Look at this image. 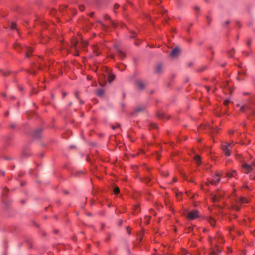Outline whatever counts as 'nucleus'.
<instances>
[{
  "instance_id": "13",
  "label": "nucleus",
  "mask_w": 255,
  "mask_h": 255,
  "mask_svg": "<svg viewBox=\"0 0 255 255\" xmlns=\"http://www.w3.org/2000/svg\"><path fill=\"white\" fill-rule=\"evenodd\" d=\"M77 43H78V41L75 39H73L72 40V42H71V44H72V47L77 51L78 52V47L77 46Z\"/></svg>"
},
{
  "instance_id": "50",
  "label": "nucleus",
  "mask_w": 255,
  "mask_h": 255,
  "mask_svg": "<svg viewBox=\"0 0 255 255\" xmlns=\"http://www.w3.org/2000/svg\"><path fill=\"white\" fill-rule=\"evenodd\" d=\"M80 103L81 104H84V102H83V101H81V100H80Z\"/></svg>"
},
{
  "instance_id": "58",
  "label": "nucleus",
  "mask_w": 255,
  "mask_h": 255,
  "mask_svg": "<svg viewBox=\"0 0 255 255\" xmlns=\"http://www.w3.org/2000/svg\"><path fill=\"white\" fill-rule=\"evenodd\" d=\"M3 194H4V195H6V193H5V190H4V192H3Z\"/></svg>"
},
{
  "instance_id": "54",
  "label": "nucleus",
  "mask_w": 255,
  "mask_h": 255,
  "mask_svg": "<svg viewBox=\"0 0 255 255\" xmlns=\"http://www.w3.org/2000/svg\"><path fill=\"white\" fill-rule=\"evenodd\" d=\"M243 94L245 95H246L249 94V93L247 92V93H244Z\"/></svg>"
},
{
  "instance_id": "34",
  "label": "nucleus",
  "mask_w": 255,
  "mask_h": 255,
  "mask_svg": "<svg viewBox=\"0 0 255 255\" xmlns=\"http://www.w3.org/2000/svg\"><path fill=\"white\" fill-rule=\"evenodd\" d=\"M158 116L159 117H160L161 118H164V114L163 113H160V114H158Z\"/></svg>"
},
{
  "instance_id": "38",
  "label": "nucleus",
  "mask_w": 255,
  "mask_h": 255,
  "mask_svg": "<svg viewBox=\"0 0 255 255\" xmlns=\"http://www.w3.org/2000/svg\"><path fill=\"white\" fill-rule=\"evenodd\" d=\"M119 6H120V5H119V4H118L116 3V4H115V5H114V8H115V9L118 8H119Z\"/></svg>"
},
{
  "instance_id": "56",
  "label": "nucleus",
  "mask_w": 255,
  "mask_h": 255,
  "mask_svg": "<svg viewBox=\"0 0 255 255\" xmlns=\"http://www.w3.org/2000/svg\"><path fill=\"white\" fill-rule=\"evenodd\" d=\"M93 14H94V13H93V12L91 13H90V15H91V16H92L93 15Z\"/></svg>"
},
{
  "instance_id": "23",
  "label": "nucleus",
  "mask_w": 255,
  "mask_h": 255,
  "mask_svg": "<svg viewBox=\"0 0 255 255\" xmlns=\"http://www.w3.org/2000/svg\"><path fill=\"white\" fill-rule=\"evenodd\" d=\"M81 174H84V172L83 171H79L75 172L73 173V174L75 176H79Z\"/></svg>"
},
{
  "instance_id": "8",
  "label": "nucleus",
  "mask_w": 255,
  "mask_h": 255,
  "mask_svg": "<svg viewBox=\"0 0 255 255\" xmlns=\"http://www.w3.org/2000/svg\"><path fill=\"white\" fill-rule=\"evenodd\" d=\"M222 175V173H217L216 176L213 177L210 183L213 185H217L221 181L220 177H221Z\"/></svg>"
},
{
  "instance_id": "10",
  "label": "nucleus",
  "mask_w": 255,
  "mask_h": 255,
  "mask_svg": "<svg viewBox=\"0 0 255 255\" xmlns=\"http://www.w3.org/2000/svg\"><path fill=\"white\" fill-rule=\"evenodd\" d=\"M135 84L136 87L139 90H143L145 87V85L140 80H136L135 81Z\"/></svg>"
},
{
  "instance_id": "53",
  "label": "nucleus",
  "mask_w": 255,
  "mask_h": 255,
  "mask_svg": "<svg viewBox=\"0 0 255 255\" xmlns=\"http://www.w3.org/2000/svg\"><path fill=\"white\" fill-rule=\"evenodd\" d=\"M173 181H174V182H176V181H177V179H176V178H174V179H173Z\"/></svg>"
},
{
  "instance_id": "2",
  "label": "nucleus",
  "mask_w": 255,
  "mask_h": 255,
  "mask_svg": "<svg viewBox=\"0 0 255 255\" xmlns=\"http://www.w3.org/2000/svg\"><path fill=\"white\" fill-rule=\"evenodd\" d=\"M248 201L247 199L242 197L237 199L234 203L232 205V208L236 211H239L240 210V205L241 204L247 203Z\"/></svg>"
},
{
  "instance_id": "39",
  "label": "nucleus",
  "mask_w": 255,
  "mask_h": 255,
  "mask_svg": "<svg viewBox=\"0 0 255 255\" xmlns=\"http://www.w3.org/2000/svg\"><path fill=\"white\" fill-rule=\"evenodd\" d=\"M151 126L153 128H157V126L156 124H152Z\"/></svg>"
},
{
  "instance_id": "7",
  "label": "nucleus",
  "mask_w": 255,
  "mask_h": 255,
  "mask_svg": "<svg viewBox=\"0 0 255 255\" xmlns=\"http://www.w3.org/2000/svg\"><path fill=\"white\" fill-rule=\"evenodd\" d=\"M180 49L179 47H176L171 51L170 54V57L172 58H176L180 55Z\"/></svg>"
},
{
  "instance_id": "20",
  "label": "nucleus",
  "mask_w": 255,
  "mask_h": 255,
  "mask_svg": "<svg viewBox=\"0 0 255 255\" xmlns=\"http://www.w3.org/2000/svg\"><path fill=\"white\" fill-rule=\"evenodd\" d=\"M235 51L234 49H232L230 51L228 52V56L229 57H232L233 55L234 54Z\"/></svg>"
},
{
  "instance_id": "59",
  "label": "nucleus",
  "mask_w": 255,
  "mask_h": 255,
  "mask_svg": "<svg viewBox=\"0 0 255 255\" xmlns=\"http://www.w3.org/2000/svg\"><path fill=\"white\" fill-rule=\"evenodd\" d=\"M65 95H66V94L65 93H63V96L64 97V96H65Z\"/></svg>"
},
{
  "instance_id": "17",
  "label": "nucleus",
  "mask_w": 255,
  "mask_h": 255,
  "mask_svg": "<svg viewBox=\"0 0 255 255\" xmlns=\"http://www.w3.org/2000/svg\"><path fill=\"white\" fill-rule=\"evenodd\" d=\"M41 131H42V129H41V128H39V129H37L35 131V134H34V136L36 138H39L40 137L39 134L41 132Z\"/></svg>"
},
{
  "instance_id": "55",
  "label": "nucleus",
  "mask_w": 255,
  "mask_h": 255,
  "mask_svg": "<svg viewBox=\"0 0 255 255\" xmlns=\"http://www.w3.org/2000/svg\"><path fill=\"white\" fill-rule=\"evenodd\" d=\"M233 133H234V131H230V134H233Z\"/></svg>"
},
{
  "instance_id": "46",
  "label": "nucleus",
  "mask_w": 255,
  "mask_h": 255,
  "mask_svg": "<svg viewBox=\"0 0 255 255\" xmlns=\"http://www.w3.org/2000/svg\"><path fill=\"white\" fill-rule=\"evenodd\" d=\"M3 75L5 76H7L8 75V73H6V72H3Z\"/></svg>"
},
{
  "instance_id": "42",
  "label": "nucleus",
  "mask_w": 255,
  "mask_h": 255,
  "mask_svg": "<svg viewBox=\"0 0 255 255\" xmlns=\"http://www.w3.org/2000/svg\"><path fill=\"white\" fill-rule=\"evenodd\" d=\"M15 125L14 124H12L10 125V127L12 128H14L15 127Z\"/></svg>"
},
{
  "instance_id": "49",
  "label": "nucleus",
  "mask_w": 255,
  "mask_h": 255,
  "mask_svg": "<svg viewBox=\"0 0 255 255\" xmlns=\"http://www.w3.org/2000/svg\"><path fill=\"white\" fill-rule=\"evenodd\" d=\"M192 38H190L189 39L187 40V41L190 42L192 41Z\"/></svg>"
},
{
  "instance_id": "47",
  "label": "nucleus",
  "mask_w": 255,
  "mask_h": 255,
  "mask_svg": "<svg viewBox=\"0 0 255 255\" xmlns=\"http://www.w3.org/2000/svg\"><path fill=\"white\" fill-rule=\"evenodd\" d=\"M112 24L113 26H114V27L116 26L115 23L113 21H112Z\"/></svg>"
},
{
  "instance_id": "48",
  "label": "nucleus",
  "mask_w": 255,
  "mask_h": 255,
  "mask_svg": "<svg viewBox=\"0 0 255 255\" xmlns=\"http://www.w3.org/2000/svg\"><path fill=\"white\" fill-rule=\"evenodd\" d=\"M205 87H206V88L207 90L208 91H209V89H210V88H209V87H208V86H206Z\"/></svg>"
},
{
  "instance_id": "6",
  "label": "nucleus",
  "mask_w": 255,
  "mask_h": 255,
  "mask_svg": "<svg viewBox=\"0 0 255 255\" xmlns=\"http://www.w3.org/2000/svg\"><path fill=\"white\" fill-rule=\"evenodd\" d=\"M199 217V212L197 210H193L188 213L187 218L190 220H194Z\"/></svg>"
},
{
  "instance_id": "18",
  "label": "nucleus",
  "mask_w": 255,
  "mask_h": 255,
  "mask_svg": "<svg viewBox=\"0 0 255 255\" xmlns=\"http://www.w3.org/2000/svg\"><path fill=\"white\" fill-rule=\"evenodd\" d=\"M104 93V90L103 89H99L97 91V94L98 96L101 97Z\"/></svg>"
},
{
  "instance_id": "35",
  "label": "nucleus",
  "mask_w": 255,
  "mask_h": 255,
  "mask_svg": "<svg viewBox=\"0 0 255 255\" xmlns=\"http://www.w3.org/2000/svg\"><path fill=\"white\" fill-rule=\"evenodd\" d=\"M120 127V125L119 124H118L116 126H112V128L113 129H115L117 127Z\"/></svg>"
},
{
  "instance_id": "4",
  "label": "nucleus",
  "mask_w": 255,
  "mask_h": 255,
  "mask_svg": "<svg viewBox=\"0 0 255 255\" xmlns=\"http://www.w3.org/2000/svg\"><path fill=\"white\" fill-rule=\"evenodd\" d=\"M243 171L246 174H248L254 170V168L251 164L244 163L242 165Z\"/></svg>"
},
{
  "instance_id": "3",
  "label": "nucleus",
  "mask_w": 255,
  "mask_h": 255,
  "mask_svg": "<svg viewBox=\"0 0 255 255\" xmlns=\"http://www.w3.org/2000/svg\"><path fill=\"white\" fill-rule=\"evenodd\" d=\"M164 72V65L163 63L159 62L154 66V73L157 75H160Z\"/></svg>"
},
{
  "instance_id": "36",
  "label": "nucleus",
  "mask_w": 255,
  "mask_h": 255,
  "mask_svg": "<svg viewBox=\"0 0 255 255\" xmlns=\"http://www.w3.org/2000/svg\"><path fill=\"white\" fill-rule=\"evenodd\" d=\"M150 179L149 178H147L145 179V182L146 183H149L150 182Z\"/></svg>"
},
{
  "instance_id": "21",
  "label": "nucleus",
  "mask_w": 255,
  "mask_h": 255,
  "mask_svg": "<svg viewBox=\"0 0 255 255\" xmlns=\"http://www.w3.org/2000/svg\"><path fill=\"white\" fill-rule=\"evenodd\" d=\"M195 160L196 161L197 163L200 164L201 163V158L199 155H196L195 157Z\"/></svg>"
},
{
  "instance_id": "1",
  "label": "nucleus",
  "mask_w": 255,
  "mask_h": 255,
  "mask_svg": "<svg viewBox=\"0 0 255 255\" xmlns=\"http://www.w3.org/2000/svg\"><path fill=\"white\" fill-rule=\"evenodd\" d=\"M14 48L17 50L18 51H20L21 49L22 51L24 52L26 54V57H29L30 56V54L33 51V50L30 47H28L27 46L22 47L20 44L16 43L14 45Z\"/></svg>"
},
{
  "instance_id": "40",
  "label": "nucleus",
  "mask_w": 255,
  "mask_h": 255,
  "mask_svg": "<svg viewBox=\"0 0 255 255\" xmlns=\"http://www.w3.org/2000/svg\"><path fill=\"white\" fill-rule=\"evenodd\" d=\"M195 9L196 10H197V11H199L200 10V7L198 6H196L195 7Z\"/></svg>"
},
{
  "instance_id": "60",
  "label": "nucleus",
  "mask_w": 255,
  "mask_h": 255,
  "mask_svg": "<svg viewBox=\"0 0 255 255\" xmlns=\"http://www.w3.org/2000/svg\"><path fill=\"white\" fill-rule=\"evenodd\" d=\"M111 58H114V56L111 55Z\"/></svg>"
},
{
  "instance_id": "33",
  "label": "nucleus",
  "mask_w": 255,
  "mask_h": 255,
  "mask_svg": "<svg viewBox=\"0 0 255 255\" xmlns=\"http://www.w3.org/2000/svg\"><path fill=\"white\" fill-rule=\"evenodd\" d=\"M136 33L133 32L132 33L131 35L130 36V38H133L136 36Z\"/></svg>"
},
{
  "instance_id": "31",
  "label": "nucleus",
  "mask_w": 255,
  "mask_h": 255,
  "mask_svg": "<svg viewBox=\"0 0 255 255\" xmlns=\"http://www.w3.org/2000/svg\"><path fill=\"white\" fill-rule=\"evenodd\" d=\"M230 103V101L229 100H226L224 101V105L225 106H227L228 105V104H229Z\"/></svg>"
},
{
  "instance_id": "19",
  "label": "nucleus",
  "mask_w": 255,
  "mask_h": 255,
  "mask_svg": "<svg viewBox=\"0 0 255 255\" xmlns=\"http://www.w3.org/2000/svg\"><path fill=\"white\" fill-rule=\"evenodd\" d=\"M209 222L212 226H214L215 225L216 221L213 218L210 217L209 219Z\"/></svg>"
},
{
  "instance_id": "37",
  "label": "nucleus",
  "mask_w": 255,
  "mask_h": 255,
  "mask_svg": "<svg viewBox=\"0 0 255 255\" xmlns=\"http://www.w3.org/2000/svg\"><path fill=\"white\" fill-rule=\"evenodd\" d=\"M138 209H139V206L138 205H136L134 207L135 211L138 212Z\"/></svg>"
},
{
  "instance_id": "57",
  "label": "nucleus",
  "mask_w": 255,
  "mask_h": 255,
  "mask_svg": "<svg viewBox=\"0 0 255 255\" xmlns=\"http://www.w3.org/2000/svg\"><path fill=\"white\" fill-rule=\"evenodd\" d=\"M2 96H3V97H5V96H6V95H5V94H2Z\"/></svg>"
},
{
  "instance_id": "28",
  "label": "nucleus",
  "mask_w": 255,
  "mask_h": 255,
  "mask_svg": "<svg viewBox=\"0 0 255 255\" xmlns=\"http://www.w3.org/2000/svg\"><path fill=\"white\" fill-rule=\"evenodd\" d=\"M212 200L213 202H215L218 201V198L216 196H214L212 197Z\"/></svg>"
},
{
  "instance_id": "27",
  "label": "nucleus",
  "mask_w": 255,
  "mask_h": 255,
  "mask_svg": "<svg viewBox=\"0 0 255 255\" xmlns=\"http://www.w3.org/2000/svg\"><path fill=\"white\" fill-rule=\"evenodd\" d=\"M206 19H207V21L208 23L210 24L212 21V18L211 17H210L209 16H207Z\"/></svg>"
},
{
  "instance_id": "52",
  "label": "nucleus",
  "mask_w": 255,
  "mask_h": 255,
  "mask_svg": "<svg viewBox=\"0 0 255 255\" xmlns=\"http://www.w3.org/2000/svg\"><path fill=\"white\" fill-rule=\"evenodd\" d=\"M247 45H248V46H250V41L248 42Z\"/></svg>"
},
{
  "instance_id": "32",
  "label": "nucleus",
  "mask_w": 255,
  "mask_h": 255,
  "mask_svg": "<svg viewBox=\"0 0 255 255\" xmlns=\"http://www.w3.org/2000/svg\"><path fill=\"white\" fill-rule=\"evenodd\" d=\"M94 52L96 53L97 55H99L100 53L97 51V48L94 49Z\"/></svg>"
},
{
  "instance_id": "5",
  "label": "nucleus",
  "mask_w": 255,
  "mask_h": 255,
  "mask_svg": "<svg viewBox=\"0 0 255 255\" xmlns=\"http://www.w3.org/2000/svg\"><path fill=\"white\" fill-rule=\"evenodd\" d=\"M232 144V143L228 144L225 143L222 145V150H223L225 154L227 156H230L231 154L230 150Z\"/></svg>"
},
{
  "instance_id": "11",
  "label": "nucleus",
  "mask_w": 255,
  "mask_h": 255,
  "mask_svg": "<svg viewBox=\"0 0 255 255\" xmlns=\"http://www.w3.org/2000/svg\"><path fill=\"white\" fill-rule=\"evenodd\" d=\"M145 110V108L144 106H138L135 109L134 111L132 113V114L137 115L140 113L143 112Z\"/></svg>"
},
{
  "instance_id": "44",
  "label": "nucleus",
  "mask_w": 255,
  "mask_h": 255,
  "mask_svg": "<svg viewBox=\"0 0 255 255\" xmlns=\"http://www.w3.org/2000/svg\"><path fill=\"white\" fill-rule=\"evenodd\" d=\"M105 18L106 19H108L110 18V16L109 15H105Z\"/></svg>"
},
{
  "instance_id": "51",
  "label": "nucleus",
  "mask_w": 255,
  "mask_h": 255,
  "mask_svg": "<svg viewBox=\"0 0 255 255\" xmlns=\"http://www.w3.org/2000/svg\"><path fill=\"white\" fill-rule=\"evenodd\" d=\"M180 194H181V193H179V194L177 193V194H176V197H177V198H178V197L179 196V195H180Z\"/></svg>"
},
{
  "instance_id": "15",
  "label": "nucleus",
  "mask_w": 255,
  "mask_h": 255,
  "mask_svg": "<svg viewBox=\"0 0 255 255\" xmlns=\"http://www.w3.org/2000/svg\"><path fill=\"white\" fill-rule=\"evenodd\" d=\"M115 78V76L112 74L109 73L108 77V81L109 83L112 82Z\"/></svg>"
},
{
  "instance_id": "22",
  "label": "nucleus",
  "mask_w": 255,
  "mask_h": 255,
  "mask_svg": "<svg viewBox=\"0 0 255 255\" xmlns=\"http://www.w3.org/2000/svg\"><path fill=\"white\" fill-rule=\"evenodd\" d=\"M114 192L115 194H118L120 193V189L118 187H115L114 189Z\"/></svg>"
},
{
  "instance_id": "26",
  "label": "nucleus",
  "mask_w": 255,
  "mask_h": 255,
  "mask_svg": "<svg viewBox=\"0 0 255 255\" xmlns=\"http://www.w3.org/2000/svg\"><path fill=\"white\" fill-rule=\"evenodd\" d=\"M81 44L83 47H86L88 45V43L87 41H82Z\"/></svg>"
},
{
  "instance_id": "14",
  "label": "nucleus",
  "mask_w": 255,
  "mask_h": 255,
  "mask_svg": "<svg viewBox=\"0 0 255 255\" xmlns=\"http://www.w3.org/2000/svg\"><path fill=\"white\" fill-rule=\"evenodd\" d=\"M117 50L118 56H119L120 59L123 60L124 58H125V57H126L125 54L122 51H121L120 49L118 48H117Z\"/></svg>"
},
{
  "instance_id": "24",
  "label": "nucleus",
  "mask_w": 255,
  "mask_h": 255,
  "mask_svg": "<svg viewBox=\"0 0 255 255\" xmlns=\"http://www.w3.org/2000/svg\"><path fill=\"white\" fill-rule=\"evenodd\" d=\"M16 23H14V22H12L11 24L10 28L12 29H14L16 28Z\"/></svg>"
},
{
  "instance_id": "9",
  "label": "nucleus",
  "mask_w": 255,
  "mask_h": 255,
  "mask_svg": "<svg viewBox=\"0 0 255 255\" xmlns=\"http://www.w3.org/2000/svg\"><path fill=\"white\" fill-rule=\"evenodd\" d=\"M245 76L246 74L245 71L241 70L238 72V76L237 79L239 81H243L245 79Z\"/></svg>"
},
{
  "instance_id": "25",
  "label": "nucleus",
  "mask_w": 255,
  "mask_h": 255,
  "mask_svg": "<svg viewBox=\"0 0 255 255\" xmlns=\"http://www.w3.org/2000/svg\"><path fill=\"white\" fill-rule=\"evenodd\" d=\"M99 84L100 86H102V87H104L106 85V81H104V82H102L101 80L99 81Z\"/></svg>"
},
{
  "instance_id": "30",
  "label": "nucleus",
  "mask_w": 255,
  "mask_h": 255,
  "mask_svg": "<svg viewBox=\"0 0 255 255\" xmlns=\"http://www.w3.org/2000/svg\"><path fill=\"white\" fill-rule=\"evenodd\" d=\"M122 67H119V68L120 69V70L122 71H123L125 70V66L123 65H122Z\"/></svg>"
},
{
  "instance_id": "29",
  "label": "nucleus",
  "mask_w": 255,
  "mask_h": 255,
  "mask_svg": "<svg viewBox=\"0 0 255 255\" xmlns=\"http://www.w3.org/2000/svg\"><path fill=\"white\" fill-rule=\"evenodd\" d=\"M79 8L80 10L83 11L84 10V6L83 5H79Z\"/></svg>"
},
{
  "instance_id": "61",
  "label": "nucleus",
  "mask_w": 255,
  "mask_h": 255,
  "mask_svg": "<svg viewBox=\"0 0 255 255\" xmlns=\"http://www.w3.org/2000/svg\"><path fill=\"white\" fill-rule=\"evenodd\" d=\"M221 251L219 250H218V252H220Z\"/></svg>"
},
{
  "instance_id": "41",
  "label": "nucleus",
  "mask_w": 255,
  "mask_h": 255,
  "mask_svg": "<svg viewBox=\"0 0 255 255\" xmlns=\"http://www.w3.org/2000/svg\"><path fill=\"white\" fill-rule=\"evenodd\" d=\"M230 23V21L229 20H226L225 23H224V25H227L229 23Z\"/></svg>"
},
{
  "instance_id": "43",
  "label": "nucleus",
  "mask_w": 255,
  "mask_h": 255,
  "mask_svg": "<svg viewBox=\"0 0 255 255\" xmlns=\"http://www.w3.org/2000/svg\"><path fill=\"white\" fill-rule=\"evenodd\" d=\"M212 254H213L214 255H218V253L216 252L215 251H214L212 252Z\"/></svg>"
},
{
  "instance_id": "45",
  "label": "nucleus",
  "mask_w": 255,
  "mask_h": 255,
  "mask_svg": "<svg viewBox=\"0 0 255 255\" xmlns=\"http://www.w3.org/2000/svg\"><path fill=\"white\" fill-rule=\"evenodd\" d=\"M75 97H76V98H77V99H79V96H78V93H75Z\"/></svg>"
},
{
  "instance_id": "12",
  "label": "nucleus",
  "mask_w": 255,
  "mask_h": 255,
  "mask_svg": "<svg viewBox=\"0 0 255 255\" xmlns=\"http://www.w3.org/2000/svg\"><path fill=\"white\" fill-rule=\"evenodd\" d=\"M237 176V172L236 170H232L231 172H228L226 173V176L229 178L235 177Z\"/></svg>"
},
{
  "instance_id": "16",
  "label": "nucleus",
  "mask_w": 255,
  "mask_h": 255,
  "mask_svg": "<svg viewBox=\"0 0 255 255\" xmlns=\"http://www.w3.org/2000/svg\"><path fill=\"white\" fill-rule=\"evenodd\" d=\"M249 106L248 105H244L241 106L240 110L242 112H245V111L249 109Z\"/></svg>"
}]
</instances>
